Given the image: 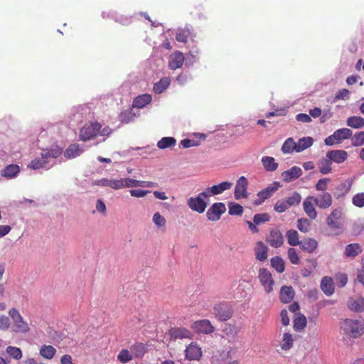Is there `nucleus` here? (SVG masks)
<instances>
[{"label":"nucleus","mask_w":364,"mask_h":364,"mask_svg":"<svg viewBox=\"0 0 364 364\" xmlns=\"http://www.w3.org/2000/svg\"><path fill=\"white\" fill-rule=\"evenodd\" d=\"M294 297V290L291 286H284L280 291V300L284 304L289 303Z\"/></svg>","instance_id":"24"},{"label":"nucleus","mask_w":364,"mask_h":364,"mask_svg":"<svg viewBox=\"0 0 364 364\" xmlns=\"http://www.w3.org/2000/svg\"><path fill=\"white\" fill-rule=\"evenodd\" d=\"M226 208L223 203H215L208 210L206 215L209 220L217 221L220 218L221 215L223 214Z\"/></svg>","instance_id":"9"},{"label":"nucleus","mask_w":364,"mask_h":364,"mask_svg":"<svg viewBox=\"0 0 364 364\" xmlns=\"http://www.w3.org/2000/svg\"><path fill=\"white\" fill-rule=\"evenodd\" d=\"M176 144V139L172 136L163 137L157 142V146L161 149L171 148L174 146Z\"/></svg>","instance_id":"33"},{"label":"nucleus","mask_w":364,"mask_h":364,"mask_svg":"<svg viewBox=\"0 0 364 364\" xmlns=\"http://www.w3.org/2000/svg\"><path fill=\"white\" fill-rule=\"evenodd\" d=\"M171 339L191 338L192 333L185 327H172L168 331Z\"/></svg>","instance_id":"13"},{"label":"nucleus","mask_w":364,"mask_h":364,"mask_svg":"<svg viewBox=\"0 0 364 364\" xmlns=\"http://www.w3.org/2000/svg\"><path fill=\"white\" fill-rule=\"evenodd\" d=\"M228 213L230 215H241L243 213V207L236 203H230L228 204Z\"/></svg>","instance_id":"46"},{"label":"nucleus","mask_w":364,"mask_h":364,"mask_svg":"<svg viewBox=\"0 0 364 364\" xmlns=\"http://www.w3.org/2000/svg\"><path fill=\"white\" fill-rule=\"evenodd\" d=\"M205 198L208 196L205 191H203L196 197H191L187 201V205L192 210L203 213L208 205V202L204 200Z\"/></svg>","instance_id":"3"},{"label":"nucleus","mask_w":364,"mask_h":364,"mask_svg":"<svg viewBox=\"0 0 364 364\" xmlns=\"http://www.w3.org/2000/svg\"><path fill=\"white\" fill-rule=\"evenodd\" d=\"M301 169L298 166H293L290 169L282 172V176L283 181L286 183L291 182L301 176Z\"/></svg>","instance_id":"22"},{"label":"nucleus","mask_w":364,"mask_h":364,"mask_svg":"<svg viewBox=\"0 0 364 364\" xmlns=\"http://www.w3.org/2000/svg\"><path fill=\"white\" fill-rule=\"evenodd\" d=\"M269 220L270 215L267 213L255 214L253 217V222L255 225H260Z\"/></svg>","instance_id":"54"},{"label":"nucleus","mask_w":364,"mask_h":364,"mask_svg":"<svg viewBox=\"0 0 364 364\" xmlns=\"http://www.w3.org/2000/svg\"><path fill=\"white\" fill-rule=\"evenodd\" d=\"M314 196H308L303 203L304 210L307 216L314 220L317 217V212L314 206Z\"/></svg>","instance_id":"19"},{"label":"nucleus","mask_w":364,"mask_h":364,"mask_svg":"<svg viewBox=\"0 0 364 364\" xmlns=\"http://www.w3.org/2000/svg\"><path fill=\"white\" fill-rule=\"evenodd\" d=\"M296 119L297 121L303 122V123H309L312 121L310 115H309L307 114H303V113L298 114L296 116Z\"/></svg>","instance_id":"64"},{"label":"nucleus","mask_w":364,"mask_h":364,"mask_svg":"<svg viewBox=\"0 0 364 364\" xmlns=\"http://www.w3.org/2000/svg\"><path fill=\"white\" fill-rule=\"evenodd\" d=\"M200 144V141L196 139H185L181 141L180 144L185 149L198 146Z\"/></svg>","instance_id":"57"},{"label":"nucleus","mask_w":364,"mask_h":364,"mask_svg":"<svg viewBox=\"0 0 364 364\" xmlns=\"http://www.w3.org/2000/svg\"><path fill=\"white\" fill-rule=\"evenodd\" d=\"M258 278L265 292L267 294L271 293L273 291V286L274 284L271 272L267 269L261 268L259 270Z\"/></svg>","instance_id":"7"},{"label":"nucleus","mask_w":364,"mask_h":364,"mask_svg":"<svg viewBox=\"0 0 364 364\" xmlns=\"http://www.w3.org/2000/svg\"><path fill=\"white\" fill-rule=\"evenodd\" d=\"M301 195L297 192H294L291 196H289L286 201L290 208L293 205H297L301 203Z\"/></svg>","instance_id":"50"},{"label":"nucleus","mask_w":364,"mask_h":364,"mask_svg":"<svg viewBox=\"0 0 364 364\" xmlns=\"http://www.w3.org/2000/svg\"><path fill=\"white\" fill-rule=\"evenodd\" d=\"M321 288L326 295H331L334 292L333 281L331 277H324L321 283Z\"/></svg>","instance_id":"31"},{"label":"nucleus","mask_w":364,"mask_h":364,"mask_svg":"<svg viewBox=\"0 0 364 364\" xmlns=\"http://www.w3.org/2000/svg\"><path fill=\"white\" fill-rule=\"evenodd\" d=\"M10 326L9 318L6 316H0V329L6 331Z\"/></svg>","instance_id":"63"},{"label":"nucleus","mask_w":364,"mask_h":364,"mask_svg":"<svg viewBox=\"0 0 364 364\" xmlns=\"http://www.w3.org/2000/svg\"><path fill=\"white\" fill-rule=\"evenodd\" d=\"M342 216V210L341 208L334 209L327 218V224L332 228L338 229L341 227V218Z\"/></svg>","instance_id":"17"},{"label":"nucleus","mask_w":364,"mask_h":364,"mask_svg":"<svg viewBox=\"0 0 364 364\" xmlns=\"http://www.w3.org/2000/svg\"><path fill=\"white\" fill-rule=\"evenodd\" d=\"M311 223L306 218H300L297 221L298 229L303 232H308L310 230Z\"/></svg>","instance_id":"52"},{"label":"nucleus","mask_w":364,"mask_h":364,"mask_svg":"<svg viewBox=\"0 0 364 364\" xmlns=\"http://www.w3.org/2000/svg\"><path fill=\"white\" fill-rule=\"evenodd\" d=\"M213 314L218 320L220 321H228L232 316V306L228 302H220L215 305Z\"/></svg>","instance_id":"2"},{"label":"nucleus","mask_w":364,"mask_h":364,"mask_svg":"<svg viewBox=\"0 0 364 364\" xmlns=\"http://www.w3.org/2000/svg\"><path fill=\"white\" fill-rule=\"evenodd\" d=\"M171 80L169 77H162L158 82L154 86V91L156 93L160 94L163 92L170 85Z\"/></svg>","instance_id":"36"},{"label":"nucleus","mask_w":364,"mask_h":364,"mask_svg":"<svg viewBox=\"0 0 364 364\" xmlns=\"http://www.w3.org/2000/svg\"><path fill=\"white\" fill-rule=\"evenodd\" d=\"M109 187L114 189L119 190L123 188V181L122 178L119 179H110Z\"/></svg>","instance_id":"62"},{"label":"nucleus","mask_w":364,"mask_h":364,"mask_svg":"<svg viewBox=\"0 0 364 364\" xmlns=\"http://www.w3.org/2000/svg\"><path fill=\"white\" fill-rule=\"evenodd\" d=\"M300 247L309 253L314 252L318 247V242L313 238H305L301 241Z\"/></svg>","instance_id":"25"},{"label":"nucleus","mask_w":364,"mask_h":364,"mask_svg":"<svg viewBox=\"0 0 364 364\" xmlns=\"http://www.w3.org/2000/svg\"><path fill=\"white\" fill-rule=\"evenodd\" d=\"M133 359L132 352L127 349H122L117 355V360L122 363H127Z\"/></svg>","instance_id":"45"},{"label":"nucleus","mask_w":364,"mask_h":364,"mask_svg":"<svg viewBox=\"0 0 364 364\" xmlns=\"http://www.w3.org/2000/svg\"><path fill=\"white\" fill-rule=\"evenodd\" d=\"M286 237L289 245L291 246L299 245L301 243L299 239V234L295 230L291 229L288 230L286 233Z\"/></svg>","instance_id":"38"},{"label":"nucleus","mask_w":364,"mask_h":364,"mask_svg":"<svg viewBox=\"0 0 364 364\" xmlns=\"http://www.w3.org/2000/svg\"><path fill=\"white\" fill-rule=\"evenodd\" d=\"M282 151L284 154H289L295 151L296 152V143L292 138H288L283 144Z\"/></svg>","instance_id":"41"},{"label":"nucleus","mask_w":364,"mask_h":364,"mask_svg":"<svg viewBox=\"0 0 364 364\" xmlns=\"http://www.w3.org/2000/svg\"><path fill=\"white\" fill-rule=\"evenodd\" d=\"M20 168L16 164H10L6 166L1 172V175L5 178H12L17 176Z\"/></svg>","instance_id":"28"},{"label":"nucleus","mask_w":364,"mask_h":364,"mask_svg":"<svg viewBox=\"0 0 364 364\" xmlns=\"http://www.w3.org/2000/svg\"><path fill=\"white\" fill-rule=\"evenodd\" d=\"M133 357L141 358L147 350L146 346L142 343H136L130 348Z\"/></svg>","instance_id":"32"},{"label":"nucleus","mask_w":364,"mask_h":364,"mask_svg":"<svg viewBox=\"0 0 364 364\" xmlns=\"http://www.w3.org/2000/svg\"><path fill=\"white\" fill-rule=\"evenodd\" d=\"M341 328L345 334L357 338L363 332L364 323L358 320L345 319L341 323Z\"/></svg>","instance_id":"1"},{"label":"nucleus","mask_w":364,"mask_h":364,"mask_svg":"<svg viewBox=\"0 0 364 364\" xmlns=\"http://www.w3.org/2000/svg\"><path fill=\"white\" fill-rule=\"evenodd\" d=\"M266 241L272 247H279L284 244L283 235L279 230H272L267 236Z\"/></svg>","instance_id":"11"},{"label":"nucleus","mask_w":364,"mask_h":364,"mask_svg":"<svg viewBox=\"0 0 364 364\" xmlns=\"http://www.w3.org/2000/svg\"><path fill=\"white\" fill-rule=\"evenodd\" d=\"M232 186V183L228 181H223L218 185H214L211 187L206 188L204 191L208 197L211 196L218 195L224 192L225 191L229 190Z\"/></svg>","instance_id":"15"},{"label":"nucleus","mask_w":364,"mask_h":364,"mask_svg":"<svg viewBox=\"0 0 364 364\" xmlns=\"http://www.w3.org/2000/svg\"><path fill=\"white\" fill-rule=\"evenodd\" d=\"M47 163H48V161L46 159V157H43L42 156V157L41 159L37 158V159L32 160L31 161L30 164L28 165V167H30L32 169H39L41 168L44 167Z\"/></svg>","instance_id":"47"},{"label":"nucleus","mask_w":364,"mask_h":364,"mask_svg":"<svg viewBox=\"0 0 364 364\" xmlns=\"http://www.w3.org/2000/svg\"><path fill=\"white\" fill-rule=\"evenodd\" d=\"M9 315L14 323V331L18 333H27L30 328L28 323L23 320L18 311L12 308L9 311Z\"/></svg>","instance_id":"6"},{"label":"nucleus","mask_w":364,"mask_h":364,"mask_svg":"<svg viewBox=\"0 0 364 364\" xmlns=\"http://www.w3.org/2000/svg\"><path fill=\"white\" fill-rule=\"evenodd\" d=\"M151 191L149 190H141V189H132L129 193L132 197L143 198L146 196Z\"/></svg>","instance_id":"61"},{"label":"nucleus","mask_w":364,"mask_h":364,"mask_svg":"<svg viewBox=\"0 0 364 364\" xmlns=\"http://www.w3.org/2000/svg\"><path fill=\"white\" fill-rule=\"evenodd\" d=\"M349 98V91L347 89H341L339 90L334 97L333 102L340 100H347Z\"/></svg>","instance_id":"58"},{"label":"nucleus","mask_w":364,"mask_h":364,"mask_svg":"<svg viewBox=\"0 0 364 364\" xmlns=\"http://www.w3.org/2000/svg\"><path fill=\"white\" fill-rule=\"evenodd\" d=\"M289 208L286 200H278L274 206V210L277 213H284Z\"/></svg>","instance_id":"56"},{"label":"nucleus","mask_w":364,"mask_h":364,"mask_svg":"<svg viewBox=\"0 0 364 364\" xmlns=\"http://www.w3.org/2000/svg\"><path fill=\"white\" fill-rule=\"evenodd\" d=\"M190 36H191V31L189 28H181V29H178L176 33V39L178 42L186 43H187L188 38L190 37Z\"/></svg>","instance_id":"43"},{"label":"nucleus","mask_w":364,"mask_h":364,"mask_svg":"<svg viewBox=\"0 0 364 364\" xmlns=\"http://www.w3.org/2000/svg\"><path fill=\"white\" fill-rule=\"evenodd\" d=\"M268 247L265 244L262 242L259 241L256 242L255 246L254 247V252L255 255V258L260 261L264 262L267 260L268 257Z\"/></svg>","instance_id":"20"},{"label":"nucleus","mask_w":364,"mask_h":364,"mask_svg":"<svg viewBox=\"0 0 364 364\" xmlns=\"http://www.w3.org/2000/svg\"><path fill=\"white\" fill-rule=\"evenodd\" d=\"M293 343L294 339L292 335L289 333H284L282 341L281 343L282 349L284 350H288L293 346Z\"/></svg>","instance_id":"44"},{"label":"nucleus","mask_w":364,"mask_h":364,"mask_svg":"<svg viewBox=\"0 0 364 364\" xmlns=\"http://www.w3.org/2000/svg\"><path fill=\"white\" fill-rule=\"evenodd\" d=\"M326 156L328 158L331 162L337 164L344 162L348 158V153L344 150H331L326 153Z\"/></svg>","instance_id":"21"},{"label":"nucleus","mask_w":364,"mask_h":364,"mask_svg":"<svg viewBox=\"0 0 364 364\" xmlns=\"http://www.w3.org/2000/svg\"><path fill=\"white\" fill-rule=\"evenodd\" d=\"M192 329L197 333L209 334L215 331L214 326L208 319L198 320L191 324Z\"/></svg>","instance_id":"8"},{"label":"nucleus","mask_w":364,"mask_h":364,"mask_svg":"<svg viewBox=\"0 0 364 364\" xmlns=\"http://www.w3.org/2000/svg\"><path fill=\"white\" fill-rule=\"evenodd\" d=\"M151 100H152V97L151 95L143 94V95H141L136 97L134 100L132 106L134 107L141 109V108L144 107L149 103H150L151 102Z\"/></svg>","instance_id":"27"},{"label":"nucleus","mask_w":364,"mask_h":364,"mask_svg":"<svg viewBox=\"0 0 364 364\" xmlns=\"http://www.w3.org/2000/svg\"><path fill=\"white\" fill-rule=\"evenodd\" d=\"M348 308L355 312H361L364 311V298L359 297L357 299L350 298L348 301Z\"/></svg>","instance_id":"26"},{"label":"nucleus","mask_w":364,"mask_h":364,"mask_svg":"<svg viewBox=\"0 0 364 364\" xmlns=\"http://www.w3.org/2000/svg\"><path fill=\"white\" fill-rule=\"evenodd\" d=\"M6 351L10 356L16 360H19L22 358V352L19 348L8 346Z\"/></svg>","instance_id":"51"},{"label":"nucleus","mask_w":364,"mask_h":364,"mask_svg":"<svg viewBox=\"0 0 364 364\" xmlns=\"http://www.w3.org/2000/svg\"><path fill=\"white\" fill-rule=\"evenodd\" d=\"M261 161L267 171H274L278 168V164L275 162V159L272 156H263Z\"/></svg>","instance_id":"29"},{"label":"nucleus","mask_w":364,"mask_h":364,"mask_svg":"<svg viewBox=\"0 0 364 364\" xmlns=\"http://www.w3.org/2000/svg\"><path fill=\"white\" fill-rule=\"evenodd\" d=\"M56 353V349L50 345H43L39 350V354L44 358L50 360Z\"/></svg>","instance_id":"30"},{"label":"nucleus","mask_w":364,"mask_h":364,"mask_svg":"<svg viewBox=\"0 0 364 364\" xmlns=\"http://www.w3.org/2000/svg\"><path fill=\"white\" fill-rule=\"evenodd\" d=\"M185 352L186 358L188 360H199L202 356V350L196 343L189 344Z\"/></svg>","instance_id":"16"},{"label":"nucleus","mask_w":364,"mask_h":364,"mask_svg":"<svg viewBox=\"0 0 364 364\" xmlns=\"http://www.w3.org/2000/svg\"><path fill=\"white\" fill-rule=\"evenodd\" d=\"M351 138V144L353 146H360L364 144V132H356Z\"/></svg>","instance_id":"48"},{"label":"nucleus","mask_w":364,"mask_h":364,"mask_svg":"<svg viewBox=\"0 0 364 364\" xmlns=\"http://www.w3.org/2000/svg\"><path fill=\"white\" fill-rule=\"evenodd\" d=\"M353 132L350 129L342 128L335 131L331 135L326 138L325 144L327 146H332L335 143L340 144L343 140L350 139Z\"/></svg>","instance_id":"5"},{"label":"nucleus","mask_w":364,"mask_h":364,"mask_svg":"<svg viewBox=\"0 0 364 364\" xmlns=\"http://www.w3.org/2000/svg\"><path fill=\"white\" fill-rule=\"evenodd\" d=\"M184 62V55L181 51H175L169 57L168 67L176 70L182 67Z\"/></svg>","instance_id":"18"},{"label":"nucleus","mask_w":364,"mask_h":364,"mask_svg":"<svg viewBox=\"0 0 364 364\" xmlns=\"http://www.w3.org/2000/svg\"><path fill=\"white\" fill-rule=\"evenodd\" d=\"M102 125L99 122H89L80 129V138L82 141L90 140L98 135Z\"/></svg>","instance_id":"4"},{"label":"nucleus","mask_w":364,"mask_h":364,"mask_svg":"<svg viewBox=\"0 0 364 364\" xmlns=\"http://www.w3.org/2000/svg\"><path fill=\"white\" fill-rule=\"evenodd\" d=\"M314 203L321 209H327L331 206L333 203L332 196L328 192H323L314 197Z\"/></svg>","instance_id":"14"},{"label":"nucleus","mask_w":364,"mask_h":364,"mask_svg":"<svg viewBox=\"0 0 364 364\" xmlns=\"http://www.w3.org/2000/svg\"><path fill=\"white\" fill-rule=\"evenodd\" d=\"M350 187L351 183H346L343 182L339 183L336 188V191L334 193L335 196L337 198L344 196L349 192Z\"/></svg>","instance_id":"40"},{"label":"nucleus","mask_w":364,"mask_h":364,"mask_svg":"<svg viewBox=\"0 0 364 364\" xmlns=\"http://www.w3.org/2000/svg\"><path fill=\"white\" fill-rule=\"evenodd\" d=\"M279 187V182H274L272 185L269 186L264 190L257 193V198L255 200L254 204L256 205H261L265 200L269 198L272 194L277 191Z\"/></svg>","instance_id":"10"},{"label":"nucleus","mask_w":364,"mask_h":364,"mask_svg":"<svg viewBox=\"0 0 364 364\" xmlns=\"http://www.w3.org/2000/svg\"><path fill=\"white\" fill-rule=\"evenodd\" d=\"M287 255L289 261L293 264H298L300 262V257L296 249L293 247L289 248Z\"/></svg>","instance_id":"53"},{"label":"nucleus","mask_w":364,"mask_h":364,"mask_svg":"<svg viewBox=\"0 0 364 364\" xmlns=\"http://www.w3.org/2000/svg\"><path fill=\"white\" fill-rule=\"evenodd\" d=\"M81 150L77 144H71L65 150L64 155L66 158L70 159L79 156Z\"/></svg>","instance_id":"42"},{"label":"nucleus","mask_w":364,"mask_h":364,"mask_svg":"<svg viewBox=\"0 0 364 364\" xmlns=\"http://www.w3.org/2000/svg\"><path fill=\"white\" fill-rule=\"evenodd\" d=\"M346 124L354 129H360L364 127V118L358 116H353L348 118Z\"/></svg>","instance_id":"34"},{"label":"nucleus","mask_w":364,"mask_h":364,"mask_svg":"<svg viewBox=\"0 0 364 364\" xmlns=\"http://www.w3.org/2000/svg\"><path fill=\"white\" fill-rule=\"evenodd\" d=\"M272 267L278 272L282 273L285 270V263L284 259L278 256L274 257L270 259Z\"/></svg>","instance_id":"37"},{"label":"nucleus","mask_w":364,"mask_h":364,"mask_svg":"<svg viewBox=\"0 0 364 364\" xmlns=\"http://www.w3.org/2000/svg\"><path fill=\"white\" fill-rule=\"evenodd\" d=\"M330 181L329 178H322L319 179L316 184V189L317 191L326 192V190L327 189V185L328 182Z\"/></svg>","instance_id":"60"},{"label":"nucleus","mask_w":364,"mask_h":364,"mask_svg":"<svg viewBox=\"0 0 364 364\" xmlns=\"http://www.w3.org/2000/svg\"><path fill=\"white\" fill-rule=\"evenodd\" d=\"M363 252L361 245L358 243H350L346 245L344 255L348 258H355Z\"/></svg>","instance_id":"23"},{"label":"nucleus","mask_w":364,"mask_h":364,"mask_svg":"<svg viewBox=\"0 0 364 364\" xmlns=\"http://www.w3.org/2000/svg\"><path fill=\"white\" fill-rule=\"evenodd\" d=\"M353 204L358 208L364 207V193H358L352 198Z\"/></svg>","instance_id":"55"},{"label":"nucleus","mask_w":364,"mask_h":364,"mask_svg":"<svg viewBox=\"0 0 364 364\" xmlns=\"http://www.w3.org/2000/svg\"><path fill=\"white\" fill-rule=\"evenodd\" d=\"M318 166L319 171L322 174H328L331 172V161L326 156L318 161Z\"/></svg>","instance_id":"35"},{"label":"nucleus","mask_w":364,"mask_h":364,"mask_svg":"<svg viewBox=\"0 0 364 364\" xmlns=\"http://www.w3.org/2000/svg\"><path fill=\"white\" fill-rule=\"evenodd\" d=\"M306 318L304 315L296 317L294 320V328L296 331H301L306 326Z\"/></svg>","instance_id":"49"},{"label":"nucleus","mask_w":364,"mask_h":364,"mask_svg":"<svg viewBox=\"0 0 364 364\" xmlns=\"http://www.w3.org/2000/svg\"><path fill=\"white\" fill-rule=\"evenodd\" d=\"M313 139L310 136L303 137L296 143V152H301L313 144Z\"/></svg>","instance_id":"39"},{"label":"nucleus","mask_w":364,"mask_h":364,"mask_svg":"<svg viewBox=\"0 0 364 364\" xmlns=\"http://www.w3.org/2000/svg\"><path fill=\"white\" fill-rule=\"evenodd\" d=\"M153 222L158 227H164L166 223L165 218L161 215L158 212L154 213L153 216Z\"/></svg>","instance_id":"59"},{"label":"nucleus","mask_w":364,"mask_h":364,"mask_svg":"<svg viewBox=\"0 0 364 364\" xmlns=\"http://www.w3.org/2000/svg\"><path fill=\"white\" fill-rule=\"evenodd\" d=\"M247 185L248 182L245 176H241L238 178L234 192L235 199L239 200L247 197Z\"/></svg>","instance_id":"12"}]
</instances>
